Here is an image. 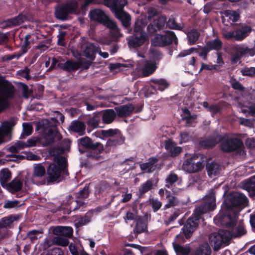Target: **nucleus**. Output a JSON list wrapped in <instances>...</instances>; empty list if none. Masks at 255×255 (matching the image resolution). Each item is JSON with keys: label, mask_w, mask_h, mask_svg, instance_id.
Instances as JSON below:
<instances>
[{"label": "nucleus", "mask_w": 255, "mask_h": 255, "mask_svg": "<svg viewBox=\"0 0 255 255\" xmlns=\"http://www.w3.org/2000/svg\"><path fill=\"white\" fill-rule=\"evenodd\" d=\"M247 197L240 192L231 194L225 200L220 213L214 218V222L218 225L232 227L237 221L241 209L239 206L246 205Z\"/></svg>", "instance_id": "obj_1"}, {"label": "nucleus", "mask_w": 255, "mask_h": 255, "mask_svg": "<svg viewBox=\"0 0 255 255\" xmlns=\"http://www.w3.org/2000/svg\"><path fill=\"white\" fill-rule=\"evenodd\" d=\"M215 207V196L214 193L212 191L209 195L206 196L205 203L195 208L193 216L187 220L183 227L182 231L186 238H190L195 231L198 225L201 215L208 211L213 210Z\"/></svg>", "instance_id": "obj_2"}, {"label": "nucleus", "mask_w": 255, "mask_h": 255, "mask_svg": "<svg viewBox=\"0 0 255 255\" xmlns=\"http://www.w3.org/2000/svg\"><path fill=\"white\" fill-rule=\"evenodd\" d=\"M94 0H80L82 2V8L85 9ZM105 4L111 8L117 18L120 19L123 25L128 27L130 25L131 18L130 15L123 10L124 7L127 3V0H104Z\"/></svg>", "instance_id": "obj_3"}, {"label": "nucleus", "mask_w": 255, "mask_h": 255, "mask_svg": "<svg viewBox=\"0 0 255 255\" xmlns=\"http://www.w3.org/2000/svg\"><path fill=\"white\" fill-rule=\"evenodd\" d=\"M221 141V148L225 151H232L241 148L243 143L240 139L235 137L224 138L221 139L220 136L217 135L214 139L209 138L201 141L202 146L210 147L215 146L217 143Z\"/></svg>", "instance_id": "obj_4"}, {"label": "nucleus", "mask_w": 255, "mask_h": 255, "mask_svg": "<svg viewBox=\"0 0 255 255\" xmlns=\"http://www.w3.org/2000/svg\"><path fill=\"white\" fill-rule=\"evenodd\" d=\"M65 159L62 156H55L53 161L47 168L46 181L48 183L59 182L65 167Z\"/></svg>", "instance_id": "obj_5"}, {"label": "nucleus", "mask_w": 255, "mask_h": 255, "mask_svg": "<svg viewBox=\"0 0 255 255\" xmlns=\"http://www.w3.org/2000/svg\"><path fill=\"white\" fill-rule=\"evenodd\" d=\"M14 95L13 86L0 75V113L9 106V100Z\"/></svg>", "instance_id": "obj_6"}, {"label": "nucleus", "mask_w": 255, "mask_h": 255, "mask_svg": "<svg viewBox=\"0 0 255 255\" xmlns=\"http://www.w3.org/2000/svg\"><path fill=\"white\" fill-rule=\"evenodd\" d=\"M78 3L75 0H68L56 8V17L61 20H65L69 14L76 13L77 10Z\"/></svg>", "instance_id": "obj_7"}, {"label": "nucleus", "mask_w": 255, "mask_h": 255, "mask_svg": "<svg viewBox=\"0 0 255 255\" xmlns=\"http://www.w3.org/2000/svg\"><path fill=\"white\" fill-rule=\"evenodd\" d=\"M46 173L45 168L42 163L34 164L33 165V173L31 175L27 173L25 177L24 184L25 186L28 187L30 183H33L37 184H42L45 182V180L41 182L37 181V179H40L43 177Z\"/></svg>", "instance_id": "obj_8"}, {"label": "nucleus", "mask_w": 255, "mask_h": 255, "mask_svg": "<svg viewBox=\"0 0 255 255\" xmlns=\"http://www.w3.org/2000/svg\"><path fill=\"white\" fill-rule=\"evenodd\" d=\"M231 239V235L228 230H220L218 233L210 235L209 241L214 251L219 250L223 243H227Z\"/></svg>", "instance_id": "obj_9"}, {"label": "nucleus", "mask_w": 255, "mask_h": 255, "mask_svg": "<svg viewBox=\"0 0 255 255\" xmlns=\"http://www.w3.org/2000/svg\"><path fill=\"white\" fill-rule=\"evenodd\" d=\"M173 42L177 43V38L174 32L167 31L163 34H157L151 41L152 45L155 46L169 45Z\"/></svg>", "instance_id": "obj_10"}, {"label": "nucleus", "mask_w": 255, "mask_h": 255, "mask_svg": "<svg viewBox=\"0 0 255 255\" xmlns=\"http://www.w3.org/2000/svg\"><path fill=\"white\" fill-rule=\"evenodd\" d=\"M80 144L87 148L92 150L89 153V156L95 159L99 157L98 154L101 153L104 150L102 144L99 142H94L88 137L81 138L79 140Z\"/></svg>", "instance_id": "obj_11"}, {"label": "nucleus", "mask_w": 255, "mask_h": 255, "mask_svg": "<svg viewBox=\"0 0 255 255\" xmlns=\"http://www.w3.org/2000/svg\"><path fill=\"white\" fill-rule=\"evenodd\" d=\"M197 155L192 156L191 157L186 159L183 163L182 169L188 173H196L201 171L204 166L203 161H197Z\"/></svg>", "instance_id": "obj_12"}, {"label": "nucleus", "mask_w": 255, "mask_h": 255, "mask_svg": "<svg viewBox=\"0 0 255 255\" xmlns=\"http://www.w3.org/2000/svg\"><path fill=\"white\" fill-rule=\"evenodd\" d=\"M151 57L154 59L153 61H146L142 68V73L144 76L151 74L156 69L155 60L162 58L160 52L157 50H151Z\"/></svg>", "instance_id": "obj_13"}, {"label": "nucleus", "mask_w": 255, "mask_h": 255, "mask_svg": "<svg viewBox=\"0 0 255 255\" xmlns=\"http://www.w3.org/2000/svg\"><path fill=\"white\" fill-rule=\"evenodd\" d=\"M89 16L91 20L98 22L106 26L111 19L100 9H95L90 11Z\"/></svg>", "instance_id": "obj_14"}, {"label": "nucleus", "mask_w": 255, "mask_h": 255, "mask_svg": "<svg viewBox=\"0 0 255 255\" xmlns=\"http://www.w3.org/2000/svg\"><path fill=\"white\" fill-rule=\"evenodd\" d=\"M15 124L16 121L13 118L1 123V128H0V142L2 141L3 136L7 135L11 132Z\"/></svg>", "instance_id": "obj_15"}, {"label": "nucleus", "mask_w": 255, "mask_h": 255, "mask_svg": "<svg viewBox=\"0 0 255 255\" xmlns=\"http://www.w3.org/2000/svg\"><path fill=\"white\" fill-rule=\"evenodd\" d=\"M81 50L84 55L91 59H94L96 54L99 52V48L91 43L83 44Z\"/></svg>", "instance_id": "obj_16"}, {"label": "nucleus", "mask_w": 255, "mask_h": 255, "mask_svg": "<svg viewBox=\"0 0 255 255\" xmlns=\"http://www.w3.org/2000/svg\"><path fill=\"white\" fill-rule=\"evenodd\" d=\"M147 39L146 34H133L128 40L129 47H137L143 44Z\"/></svg>", "instance_id": "obj_17"}, {"label": "nucleus", "mask_w": 255, "mask_h": 255, "mask_svg": "<svg viewBox=\"0 0 255 255\" xmlns=\"http://www.w3.org/2000/svg\"><path fill=\"white\" fill-rule=\"evenodd\" d=\"M166 22V17L164 16H161L148 25L147 30L150 33H154L156 31L163 28Z\"/></svg>", "instance_id": "obj_18"}, {"label": "nucleus", "mask_w": 255, "mask_h": 255, "mask_svg": "<svg viewBox=\"0 0 255 255\" xmlns=\"http://www.w3.org/2000/svg\"><path fill=\"white\" fill-rule=\"evenodd\" d=\"M164 145L165 148L171 156H176L182 151V148L176 146V143L171 139L165 140Z\"/></svg>", "instance_id": "obj_19"}, {"label": "nucleus", "mask_w": 255, "mask_h": 255, "mask_svg": "<svg viewBox=\"0 0 255 255\" xmlns=\"http://www.w3.org/2000/svg\"><path fill=\"white\" fill-rule=\"evenodd\" d=\"M241 187L247 191L250 196L255 195V175L242 182Z\"/></svg>", "instance_id": "obj_20"}, {"label": "nucleus", "mask_w": 255, "mask_h": 255, "mask_svg": "<svg viewBox=\"0 0 255 255\" xmlns=\"http://www.w3.org/2000/svg\"><path fill=\"white\" fill-rule=\"evenodd\" d=\"M53 234L65 238L70 237L73 234V229L69 226H58L53 230Z\"/></svg>", "instance_id": "obj_21"}, {"label": "nucleus", "mask_w": 255, "mask_h": 255, "mask_svg": "<svg viewBox=\"0 0 255 255\" xmlns=\"http://www.w3.org/2000/svg\"><path fill=\"white\" fill-rule=\"evenodd\" d=\"M115 110L118 116L121 117H127L132 113L134 107L132 105L128 104L116 107Z\"/></svg>", "instance_id": "obj_22"}, {"label": "nucleus", "mask_w": 255, "mask_h": 255, "mask_svg": "<svg viewBox=\"0 0 255 255\" xmlns=\"http://www.w3.org/2000/svg\"><path fill=\"white\" fill-rule=\"evenodd\" d=\"M20 216L19 215H9L4 217L0 220V228H3L7 229V228H11L12 223L14 221H18Z\"/></svg>", "instance_id": "obj_23"}, {"label": "nucleus", "mask_w": 255, "mask_h": 255, "mask_svg": "<svg viewBox=\"0 0 255 255\" xmlns=\"http://www.w3.org/2000/svg\"><path fill=\"white\" fill-rule=\"evenodd\" d=\"M157 160L156 158H150L148 161L140 164V168L144 172L151 173L153 172L156 168L155 165Z\"/></svg>", "instance_id": "obj_24"}, {"label": "nucleus", "mask_w": 255, "mask_h": 255, "mask_svg": "<svg viewBox=\"0 0 255 255\" xmlns=\"http://www.w3.org/2000/svg\"><path fill=\"white\" fill-rule=\"evenodd\" d=\"M231 235V239L233 237L238 238L246 234V230H245L244 225L241 221H239L238 225L234 228L231 232L228 231Z\"/></svg>", "instance_id": "obj_25"}, {"label": "nucleus", "mask_w": 255, "mask_h": 255, "mask_svg": "<svg viewBox=\"0 0 255 255\" xmlns=\"http://www.w3.org/2000/svg\"><path fill=\"white\" fill-rule=\"evenodd\" d=\"M22 182L18 179H14L6 187V189L12 193L20 191L22 187Z\"/></svg>", "instance_id": "obj_26"}, {"label": "nucleus", "mask_w": 255, "mask_h": 255, "mask_svg": "<svg viewBox=\"0 0 255 255\" xmlns=\"http://www.w3.org/2000/svg\"><path fill=\"white\" fill-rule=\"evenodd\" d=\"M250 26H245L235 31V40L241 41L244 39L251 32Z\"/></svg>", "instance_id": "obj_27"}, {"label": "nucleus", "mask_w": 255, "mask_h": 255, "mask_svg": "<svg viewBox=\"0 0 255 255\" xmlns=\"http://www.w3.org/2000/svg\"><path fill=\"white\" fill-rule=\"evenodd\" d=\"M93 213L92 211L88 212L84 217L77 218L75 221V225L77 227H81L89 223L93 217Z\"/></svg>", "instance_id": "obj_28"}, {"label": "nucleus", "mask_w": 255, "mask_h": 255, "mask_svg": "<svg viewBox=\"0 0 255 255\" xmlns=\"http://www.w3.org/2000/svg\"><path fill=\"white\" fill-rule=\"evenodd\" d=\"M211 250L208 243H204L195 250L193 255H210Z\"/></svg>", "instance_id": "obj_29"}, {"label": "nucleus", "mask_w": 255, "mask_h": 255, "mask_svg": "<svg viewBox=\"0 0 255 255\" xmlns=\"http://www.w3.org/2000/svg\"><path fill=\"white\" fill-rule=\"evenodd\" d=\"M102 116L104 123L106 124H110L114 120L116 114L112 109H108L105 111L103 113L99 114Z\"/></svg>", "instance_id": "obj_30"}, {"label": "nucleus", "mask_w": 255, "mask_h": 255, "mask_svg": "<svg viewBox=\"0 0 255 255\" xmlns=\"http://www.w3.org/2000/svg\"><path fill=\"white\" fill-rule=\"evenodd\" d=\"M200 33L196 29H191L187 33V39L189 45L194 44L198 40Z\"/></svg>", "instance_id": "obj_31"}, {"label": "nucleus", "mask_w": 255, "mask_h": 255, "mask_svg": "<svg viewBox=\"0 0 255 255\" xmlns=\"http://www.w3.org/2000/svg\"><path fill=\"white\" fill-rule=\"evenodd\" d=\"M86 126L84 123L79 121H76L71 123L70 128L74 132H77L79 135L84 133Z\"/></svg>", "instance_id": "obj_32"}, {"label": "nucleus", "mask_w": 255, "mask_h": 255, "mask_svg": "<svg viewBox=\"0 0 255 255\" xmlns=\"http://www.w3.org/2000/svg\"><path fill=\"white\" fill-rule=\"evenodd\" d=\"M206 169L209 176L212 177L219 173L221 167L217 163L212 162L206 165Z\"/></svg>", "instance_id": "obj_33"}, {"label": "nucleus", "mask_w": 255, "mask_h": 255, "mask_svg": "<svg viewBox=\"0 0 255 255\" xmlns=\"http://www.w3.org/2000/svg\"><path fill=\"white\" fill-rule=\"evenodd\" d=\"M106 26L110 29L111 33L115 39L122 36L116 23L112 19Z\"/></svg>", "instance_id": "obj_34"}, {"label": "nucleus", "mask_w": 255, "mask_h": 255, "mask_svg": "<svg viewBox=\"0 0 255 255\" xmlns=\"http://www.w3.org/2000/svg\"><path fill=\"white\" fill-rule=\"evenodd\" d=\"M206 45L210 51L213 50H219L222 48L223 43L220 39L217 38L207 41Z\"/></svg>", "instance_id": "obj_35"}, {"label": "nucleus", "mask_w": 255, "mask_h": 255, "mask_svg": "<svg viewBox=\"0 0 255 255\" xmlns=\"http://www.w3.org/2000/svg\"><path fill=\"white\" fill-rule=\"evenodd\" d=\"M124 140V137H123L121 134H118V136H115L114 138L109 139L106 143V146L115 147L117 145H120L123 143Z\"/></svg>", "instance_id": "obj_36"}, {"label": "nucleus", "mask_w": 255, "mask_h": 255, "mask_svg": "<svg viewBox=\"0 0 255 255\" xmlns=\"http://www.w3.org/2000/svg\"><path fill=\"white\" fill-rule=\"evenodd\" d=\"M11 174L9 171L7 169H3L1 171L0 182L1 185L3 188H6L8 183L7 181L10 179Z\"/></svg>", "instance_id": "obj_37"}, {"label": "nucleus", "mask_w": 255, "mask_h": 255, "mask_svg": "<svg viewBox=\"0 0 255 255\" xmlns=\"http://www.w3.org/2000/svg\"><path fill=\"white\" fill-rule=\"evenodd\" d=\"M147 227V223L146 221L141 218L137 219L135 227L134 229V231L137 233H141L144 232Z\"/></svg>", "instance_id": "obj_38"}, {"label": "nucleus", "mask_w": 255, "mask_h": 255, "mask_svg": "<svg viewBox=\"0 0 255 255\" xmlns=\"http://www.w3.org/2000/svg\"><path fill=\"white\" fill-rule=\"evenodd\" d=\"M152 82L158 87V90L162 92L169 86V83L165 79H153Z\"/></svg>", "instance_id": "obj_39"}, {"label": "nucleus", "mask_w": 255, "mask_h": 255, "mask_svg": "<svg viewBox=\"0 0 255 255\" xmlns=\"http://www.w3.org/2000/svg\"><path fill=\"white\" fill-rule=\"evenodd\" d=\"M27 19L26 17L23 14H19L17 16L9 19L8 21L9 26H17L21 24Z\"/></svg>", "instance_id": "obj_40"}, {"label": "nucleus", "mask_w": 255, "mask_h": 255, "mask_svg": "<svg viewBox=\"0 0 255 255\" xmlns=\"http://www.w3.org/2000/svg\"><path fill=\"white\" fill-rule=\"evenodd\" d=\"M173 247L177 255H187L190 252L189 247H183L177 243L173 244Z\"/></svg>", "instance_id": "obj_41"}, {"label": "nucleus", "mask_w": 255, "mask_h": 255, "mask_svg": "<svg viewBox=\"0 0 255 255\" xmlns=\"http://www.w3.org/2000/svg\"><path fill=\"white\" fill-rule=\"evenodd\" d=\"M248 48L242 45H234L232 48L233 52L236 55L237 58H239L242 55L247 53Z\"/></svg>", "instance_id": "obj_42"}, {"label": "nucleus", "mask_w": 255, "mask_h": 255, "mask_svg": "<svg viewBox=\"0 0 255 255\" xmlns=\"http://www.w3.org/2000/svg\"><path fill=\"white\" fill-rule=\"evenodd\" d=\"M225 17L227 18V20L232 22L238 21L240 17L239 13L233 10H227L225 11Z\"/></svg>", "instance_id": "obj_43"}, {"label": "nucleus", "mask_w": 255, "mask_h": 255, "mask_svg": "<svg viewBox=\"0 0 255 255\" xmlns=\"http://www.w3.org/2000/svg\"><path fill=\"white\" fill-rule=\"evenodd\" d=\"M48 137H49V139L46 144L51 143L53 141L55 137H57L58 138L60 137L59 134L55 127L51 128L48 130Z\"/></svg>", "instance_id": "obj_44"}, {"label": "nucleus", "mask_w": 255, "mask_h": 255, "mask_svg": "<svg viewBox=\"0 0 255 255\" xmlns=\"http://www.w3.org/2000/svg\"><path fill=\"white\" fill-rule=\"evenodd\" d=\"M178 176L175 173H170L165 179V187L170 188L172 185L177 181Z\"/></svg>", "instance_id": "obj_45"}, {"label": "nucleus", "mask_w": 255, "mask_h": 255, "mask_svg": "<svg viewBox=\"0 0 255 255\" xmlns=\"http://www.w3.org/2000/svg\"><path fill=\"white\" fill-rule=\"evenodd\" d=\"M79 67V64L78 62L72 61H68L63 65V68L67 71L77 70Z\"/></svg>", "instance_id": "obj_46"}, {"label": "nucleus", "mask_w": 255, "mask_h": 255, "mask_svg": "<svg viewBox=\"0 0 255 255\" xmlns=\"http://www.w3.org/2000/svg\"><path fill=\"white\" fill-rule=\"evenodd\" d=\"M23 131L21 135L22 137H25L30 135L33 131V128L30 123H24L22 124Z\"/></svg>", "instance_id": "obj_47"}, {"label": "nucleus", "mask_w": 255, "mask_h": 255, "mask_svg": "<svg viewBox=\"0 0 255 255\" xmlns=\"http://www.w3.org/2000/svg\"><path fill=\"white\" fill-rule=\"evenodd\" d=\"M42 234V231L40 230H32L30 231L27 234V237L29 239L31 242L37 240L38 238L41 237V235Z\"/></svg>", "instance_id": "obj_48"}, {"label": "nucleus", "mask_w": 255, "mask_h": 255, "mask_svg": "<svg viewBox=\"0 0 255 255\" xmlns=\"http://www.w3.org/2000/svg\"><path fill=\"white\" fill-rule=\"evenodd\" d=\"M20 206V202L18 200H7L4 204L3 208L8 209H16Z\"/></svg>", "instance_id": "obj_49"}, {"label": "nucleus", "mask_w": 255, "mask_h": 255, "mask_svg": "<svg viewBox=\"0 0 255 255\" xmlns=\"http://www.w3.org/2000/svg\"><path fill=\"white\" fill-rule=\"evenodd\" d=\"M153 183L151 180H147L146 182L142 184L139 188V192L140 194H144L150 190L152 187Z\"/></svg>", "instance_id": "obj_50"}, {"label": "nucleus", "mask_w": 255, "mask_h": 255, "mask_svg": "<svg viewBox=\"0 0 255 255\" xmlns=\"http://www.w3.org/2000/svg\"><path fill=\"white\" fill-rule=\"evenodd\" d=\"M54 242L55 244L61 246H66L69 244L68 238L60 236L54 237Z\"/></svg>", "instance_id": "obj_51"}, {"label": "nucleus", "mask_w": 255, "mask_h": 255, "mask_svg": "<svg viewBox=\"0 0 255 255\" xmlns=\"http://www.w3.org/2000/svg\"><path fill=\"white\" fill-rule=\"evenodd\" d=\"M101 134L105 137H115L118 136V134H121V133L117 129H109L108 130H102Z\"/></svg>", "instance_id": "obj_52"}, {"label": "nucleus", "mask_w": 255, "mask_h": 255, "mask_svg": "<svg viewBox=\"0 0 255 255\" xmlns=\"http://www.w3.org/2000/svg\"><path fill=\"white\" fill-rule=\"evenodd\" d=\"M241 72L243 76L255 77V67H244L241 70Z\"/></svg>", "instance_id": "obj_53"}, {"label": "nucleus", "mask_w": 255, "mask_h": 255, "mask_svg": "<svg viewBox=\"0 0 255 255\" xmlns=\"http://www.w3.org/2000/svg\"><path fill=\"white\" fill-rule=\"evenodd\" d=\"M89 194V186L85 185L82 190L76 193V197L77 198L84 199L87 198Z\"/></svg>", "instance_id": "obj_54"}, {"label": "nucleus", "mask_w": 255, "mask_h": 255, "mask_svg": "<svg viewBox=\"0 0 255 255\" xmlns=\"http://www.w3.org/2000/svg\"><path fill=\"white\" fill-rule=\"evenodd\" d=\"M198 49L195 47H191L188 49L184 50L181 51L177 55V58L184 57L189 55L193 53H197Z\"/></svg>", "instance_id": "obj_55"}, {"label": "nucleus", "mask_w": 255, "mask_h": 255, "mask_svg": "<svg viewBox=\"0 0 255 255\" xmlns=\"http://www.w3.org/2000/svg\"><path fill=\"white\" fill-rule=\"evenodd\" d=\"M144 28V25L142 22L141 21H137L135 23L134 28V34H146L143 31V29Z\"/></svg>", "instance_id": "obj_56"}, {"label": "nucleus", "mask_w": 255, "mask_h": 255, "mask_svg": "<svg viewBox=\"0 0 255 255\" xmlns=\"http://www.w3.org/2000/svg\"><path fill=\"white\" fill-rule=\"evenodd\" d=\"M168 27L171 29L181 30L183 26L182 24H177L174 18H169L167 22Z\"/></svg>", "instance_id": "obj_57"}, {"label": "nucleus", "mask_w": 255, "mask_h": 255, "mask_svg": "<svg viewBox=\"0 0 255 255\" xmlns=\"http://www.w3.org/2000/svg\"><path fill=\"white\" fill-rule=\"evenodd\" d=\"M179 201L175 196H172L167 200V203L165 205V208H169L171 207L178 205Z\"/></svg>", "instance_id": "obj_58"}, {"label": "nucleus", "mask_w": 255, "mask_h": 255, "mask_svg": "<svg viewBox=\"0 0 255 255\" xmlns=\"http://www.w3.org/2000/svg\"><path fill=\"white\" fill-rule=\"evenodd\" d=\"M100 115L99 114L91 118L88 122V125L94 128H97L99 127V123L100 121Z\"/></svg>", "instance_id": "obj_59"}, {"label": "nucleus", "mask_w": 255, "mask_h": 255, "mask_svg": "<svg viewBox=\"0 0 255 255\" xmlns=\"http://www.w3.org/2000/svg\"><path fill=\"white\" fill-rule=\"evenodd\" d=\"M191 135L186 131L182 132L180 134V141L179 143L182 144L189 141L191 139Z\"/></svg>", "instance_id": "obj_60"}, {"label": "nucleus", "mask_w": 255, "mask_h": 255, "mask_svg": "<svg viewBox=\"0 0 255 255\" xmlns=\"http://www.w3.org/2000/svg\"><path fill=\"white\" fill-rule=\"evenodd\" d=\"M146 12L148 19H151L153 17L158 15V12L157 9L154 7H149L147 8Z\"/></svg>", "instance_id": "obj_61"}, {"label": "nucleus", "mask_w": 255, "mask_h": 255, "mask_svg": "<svg viewBox=\"0 0 255 255\" xmlns=\"http://www.w3.org/2000/svg\"><path fill=\"white\" fill-rule=\"evenodd\" d=\"M210 51V49L208 48L207 46L205 45V46L201 48V51L199 53V55L202 57L203 60H206L207 59V54Z\"/></svg>", "instance_id": "obj_62"}, {"label": "nucleus", "mask_w": 255, "mask_h": 255, "mask_svg": "<svg viewBox=\"0 0 255 255\" xmlns=\"http://www.w3.org/2000/svg\"><path fill=\"white\" fill-rule=\"evenodd\" d=\"M231 83L232 86L234 89L238 90L241 91H242L244 90V87L238 81H237L235 79L232 80L231 81Z\"/></svg>", "instance_id": "obj_63"}, {"label": "nucleus", "mask_w": 255, "mask_h": 255, "mask_svg": "<svg viewBox=\"0 0 255 255\" xmlns=\"http://www.w3.org/2000/svg\"><path fill=\"white\" fill-rule=\"evenodd\" d=\"M10 232L7 229L0 228V241L9 236Z\"/></svg>", "instance_id": "obj_64"}]
</instances>
